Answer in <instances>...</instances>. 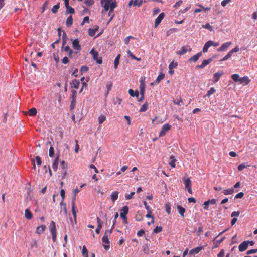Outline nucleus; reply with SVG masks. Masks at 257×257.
Masks as SVG:
<instances>
[{"label": "nucleus", "mask_w": 257, "mask_h": 257, "mask_svg": "<svg viewBox=\"0 0 257 257\" xmlns=\"http://www.w3.org/2000/svg\"><path fill=\"white\" fill-rule=\"evenodd\" d=\"M45 229L46 226L45 225H42L38 226L36 229V233L40 235L45 231Z\"/></svg>", "instance_id": "f3484780"}, {"label": "nucleus", "mask_w": 257, "mask_h": 257, "mask_svg": "<svg viewBox=\"0 0 257 257\" xmlns=\"http://www.w3.org/2000/svg\"><path fill=\"white\" fill-rule=\"evenodd\" d=\"M35 161H36L38 165L40 166L42 164L41 158L40 157L37 156L36 157Z\"/></svg>", "instance_id": "6e6d98bb"}, {"label": "nucleus", "mask_w": 257, "mask_h": 257, "mask_svg": "<svg viewBox=\"0 0 257 257\" xmlns=\"http://www.w3.org/2000/svg\"><path fill=\"white\" fill-rule=\"evenodd\" d=\"M223 74V73L221 72H217L215 73L213 76L214 82H217L219 80L220 76H221Z\"/></svg>", "instance_id": "aec40b11"}, {"label": "nucleus", "mask_w": 257, "mask_h": 257, "mask_svg": "<svg viewBox=\"0 0 257 257\" xmlns=\"http://www.w3.org/2000/svg\"><path fill=\"white\" fill-rule=\"evenodd\" d=\"M231 55H232L231 53L230 52H229L228 53V54L226 56H225L220 61H226L228 59H229L231 56Z\"/></svg>", "instance_id": "4d7b16f0"}, {"label": "nucleus", "mask_w": 257, "mask_h": 257, "mask_svg": "<svg viewBox=\"0 0 257 257\" xmlns=\"http://www.w3.org/2000/svg\"><path fill=\"white\" fill-rule=\"evenodd\" d=\"M106 120V117L104 115H100L98 118L99 124H102Z\"/></svg>", "instance_id": "09e8293b"}, {"label": "nucleus", "mask_w": 257, "mask_h": 257, "mask_svg": "<svg viewBox=\"0 0 257 257\" xmlns=\"http://www.w3.org/2000/svg\"><path fill=\"white\" fill-rule=\"evenodd\" d=\"M128 93H129V94L132 96V97H138L139 95V92L138 91V90H136L135 92H134L133 91V90L130 89H129L128 90Z\"/></svg>", "instance_id": "393cba45"}, {"label": "nucleus", "mask_w": 257, "mask_h": 257, "mask_svg": "<svg viewBox=\"0 0 257 257\" xmlns=\"http://www.w3.org/2000/svg\"><path fill=\"white\" fill-rule=\"evenodd\" d=\"M82 253V255L84 257H88V250L85 246H83Z\"/></svg>", "instance_id": "ea45409f"}, {"label": "nucleus", "mask_w": 257, "mask_h": 257, "mask_svg": "<svg viewBox=\"0 0 257 257\" xmlns=\"http://www.w3.org/2000/svg\"><path fill=\"white\" fill-rule=\"evenodd\" d=\"M108 16L110 17V19L108 22L109 23L113 18L114 16V14L113 11H111V10H109V13H108Z\"/></svg>", "instance_id": "bf43d9fd"}, {"label": "nucleus", "mask_w": 257, "mask_h": 257, "mask_svg": "<svg viewBox=\"0 0 257 257\" xmlns=\"http://www.w3.org/2000/svg\"><path fill=\"white\" fill-rule=\"evenodd\" d=\"M142 3H143L142 0H140V1L135 0L133 2V6L140 7L142 5Z\"/></svg>", "instance_id": "79ce46f5"}, {"label": "nucleus", "mask_w": 257, "mask_h": 257, "mask_svg": "<svg viewBox=\"0 0 257 257\" xmlns=\"http://www.w3.org/2000/svg\"><path fill=\"white\" fill-rule=\"evenodd\" d=\"M97 221L98 224L97 227L102 228V224H103V221H102L101 220L99 217H97Z\"/></svg>", "instance_id": "13d9d810"}, {"label": "nucleus", "mask_w": 257, "mask_h": 257, "mask_svg": "<svg viewBox=\"0 0 257 257\" xmlns=\"http://www.w3.org/2000/svg\"><path fill=\"white\" fill-rule=\"evenodd\" d=\"M110 0H107L106 1L104 5H102L103 6L105 11H107L110 9Z\"/></svg>", "instance_id": "7c9ffc66"}, {"label": "nucleus", "mask_w": 257, "mask_h": 257, "mask_svg": "<svg viewBox=\"0 0 257 257\" xmlns=\"http://www.w3.org/2000/svg\"><path fill=\"white\" fill-rule=\"evenodd\" d=\"M89 70L88 67L86 65H83L81 67L80 69V71L82 73H85L87 72Z\"/></svg>", "instance_id": "de8ad7c7"}, {"label": "nucleus", "mask_w": 257, "mask_h": 257, "mask_svg": "<svg viewBox=\"0 0 257 257\" xmlns=\"http://www.w3.org/2000/svg\"><path fill=\"white\" fill-rule=\"evenodd\" d=\"M59 156H57L55 158V160H54V162H53V163L52 164V168H53V170L54 171H56L57 168H58V164H59Z\"/></svg>", "instance_id": "5701e85b"}, {"label": "nucleus", "mask_w": 257, "mask_h": 257, "mask_svg": "<svg viewBox=\"0 0 257 257\" xmlns=\"http://www.w3.org/2000/svg\"><path fill=\"white\" fill-rule=\"evenodd\" d=\"M249 166V165H246L244 164H241L238 166L237 169L239 171H242L243 169L246 168L247 167Z\"/></svg>", "instance_id": "c03bdc74"}, {"label": "nucleus", "mask_w": 257, "mask_h": 257, "mask_svg": "<svg viewBox=\"0 0 257 257\" xmlns=\"http://www.w3.org/2000/svg\"><path fill=\"white\" fill-rule=\"evenodd\" d=\"M216 91L215 89L213 87H211L209 90L207 91L206 94V96L209 97L212 94H213Z\"/></svg>", "instance_id": "37998d69"}, {"label": "nucleus", "mask_w": 257, "mask_h": 257, "mask_svg": "<svg viewBox=\"0 0 257 257\" xmlns=\"http://www.w3.org/2000/svg\"><path fill=\"white\" fill-rule=\"evenodd\" d=\"M162 230V227L161 226H157L156 228L154 229L153 232L155 233H158L160 232H161Z\"/></svg>", "instance_id": "5fc2aeb1"}, {"label": "nucleus", "mask_w": 257, "mask_h": 257, "mask_svg": "<svg viewBox=\"0 0 257 257\" xmlns=\"http://www.w3.org/2000/svg\"><path fill=\"white\" fill-rule=\"evenodd\" d=\"M135 194L134 192H132L130 193V194H126L125 196V199L130 200L133 198L134 195Z\"/></svg>", "instance_id": "864d4df0"}, {"label": "nucleus", "mask_w": 257, "mask_h": 257, "mask_svg": "<svg viewBox=\"0 0 257 257\" xmlns=\"http://www.w3.org/2000/svg\"><path fill=\"white\" fill-rule=\"evenodd\" d=\"M232 43L231 42H227L224 44H223L220 47L217 49V51L219 52H222L224 51L226 49L228 48L231 45Z\"/></svg>", "instance_id": "f8f14e48"}, {"label": "nucleus", "mask_w": 257, "mask_h": 257, "mask_svg": "<svg viewBox=\"0 0 257 257\" xmlns=\"http://www.w3.org/2000/svg\"><path fill=\"white\" fill-rule=\"evenodd\" d=\"M72 85L75 88L78 89L80 85V82L79 80L74 79L72 81Z\"/></svg>", "instance_id": "72a5a7b5"}, {"label": "nucleus", "mask_w": 257, "mask_h": 257, "mask_svg": "<svg viewBox=\"0 0 257 257\" xmlns=\"http://www.w3.org/2000/svg\"><path fill=\"white\" fill-rule=\"evenodd\" d=\"M171 127V125L168 123L164 124L160 132L159 137L163 136L165 134L166 132L169 131Z\"/></svg>", "instance_id": "0eeeda50"}, {"label": "nucleus", "mask_w": 257, "mask_h": 257, "mask_svg": "<svg viewBox=\"0 0 257 257\" xmlns=\"http://www.w3.org/2000/svg\"><path fill=\"white\" fill-rule=\"evenodd\" d=\"M76 93L77 92L76 91H74L73 92V94H72V100H71V104L70 106V109L71 110L74 109V108H75V104H76V102L75 95H76Z\"/></svg>", "instance_id": "9b49d317"}, {"label": "nucleus", "mask_w": 257, "mask_h": 257, "mask_svg": "<svg viewBox=\"0 0 257 257\" xmlns=\"http://www.w3.org/2000/svg\"><path fill=\"white\" fill-rule=\"evenodd\" d=\"M99 27L97 25H95L93 28H89L88 29V33L90 36H93L95 35L96 31L98 30Z\"/></svg>", "instance_id": "4468645a"}, {"label": "nucleus", "mask_w": 257, "mask_h": 257, "mask_svg": "<svg viewBox=\"0 0 257 257\" xmlns=\"http://www.w3.org/2000/svg\"><path fill=\"white\" fill-rule=\"evenodd\" d=\"M25 216L28 220H30L31 219H32L33 215L29 209H26L25 210Z\"/></svg>", "instance_id": "4be33fe9"}, {"label": "nucleus", "mask_w": 257, "mask_h": 257, "mask_svg": "<svg viewBox=\"0 0 257 257\" xmlns=\"http://www.w3.org/2000/svg\"><path fill=\"white\" fill-rule=\"evenodd\" d=\"M250 80L248 79V77L247 76H244L240 78L239 82L243 85H247L249 83Z\"/></svg>", "instance_id": "a211bd4d"}, {"label": "nucleus", "mask_w": 257, "mask_h": 257, "mask_svg": "<svg viewBox=\"0 0 257 257\" xmlns=\"http://www.w3.org/2000/svg\"><path fill=\"white\" fill-rule=\"evenodd\" d=\"M120 58V54H118L114 60V68L116 69L117 68L119 63V60Z\"/></svg>", "instance_id": "c85d7f7f"}, {"label": "nucleus", "mask_w": 257, "mask_h": 257, "mask_svg": "<svg viewBox=\"0 0 257 257\" xmlns=\"http://www.w3.org/2000/svg\"><path fill=\"white\" fill-rule=\"evenodd\" d=\"M248 247L247 241H244L242 242L238 246L239 251L243 252L245 251Z\"/></svg>", "instance_id": "ddd939ff"}, {"label": "nucleus", "mask_w": 257, "mask_h": 257, "mask_svg": "<svg viewBox=\"0 0 257 257\" xmlns=\"http://www.w3.org/2000/svg\"><path fill=\"white\" fill-rule=\"evenodd\" d=\"M185 188H190L191 187V182L189 179H187L184 181Z\"/></svg>", "instance_id": "4c0bfd02"}, {"label": "nucleus", "mask_w": 257, "mask_h": 257, "mask_svg": "<svg viewBox=\"0 0 257 257\" xmlns=\"http://www.w3.org/2000/svg\"><path fill=\"white\" fill-rule=\"evenodd\" d=\"M213 59V58H210L207 60H204L201 65L196 66V68H199L200 69L204 68L206 65L212 62Z\"/></svg>", "instance_id": "1a4fd4ad"}, {"label": "nucleus", "mask_w": 257, "mask_h": 257, "mask_svg": "<svg viewBox=\"0 0 257 257\" xmlns=\"http://www.w3.org/2000/svg\"><path fill=\"white\" fill-rule=\"evenodd\" d=\"M256 252H257V249H250V250H248L246 252V254L249 255L251 254L255 253Z\"/></svg>", "instance_id": "338daca9"}, {"label": "nucleus", "mask_w": 257, "mask_h": 257, "mask_svg": "<svg viewBox=\"0 0 257 257\" xmlns=\"http://www.w3.org/2000/svg\"><path fill=\"white\" fill-rule=\"evenodd\" d=\"M202 55V52H198L197 54L194 55L193 56L191 57L189 59V61H193V62H196L197 61L199 58H200V57H201V56Z\"/></svg>", "instance_id": "dca6fc26"}, {"label": "nucleus", "mask_w": 257, "mask_h": 257, "mask_svg": "<svg viewBox=\"0 0 257 257\" xmlns=\"http://www.w3.org/2000/svg\"><path fill=\"white\" fill-rule=\"evenodd\" d=\"M210 47V44H209V43L208 41L204 45V47L202 49V51L204 53H206L207 52L208 48Z\"/></svg>", "instance_id": "e433bc0d"}, {"label": "nucleus", "mask_w": 257, "mask_h": 257, "mask_svg": "<svg viewBox=\"0 0 257 257\" xmlns=\"http://www.w3.org/2000/svg\"><path fill=\"white\" fill-rule=\"evenodd\" d=\"M216 203V200L215 199H212L211 200H208L206 201H205L204 203V209L205 210H208V205L209 204H215Z\"/></svg>", "instance_id": "9d476101"}, {"label": "nucleus", "mask_w": 257, "mask_h": 257, "mask_svg": "<svg viewBox=\"0 0 257 257\" xmlns=\"http://www.w3.org/2000/svg\"><path fill=\"white\" fill-rule=\"evenodd\" d=\"M202 27L206 28V29L210 30V31H212V28L211 26L209 23L206 24L205 25H203Z\"/></svg>", "instance_id": "0e129e2a"}, {"label": "nucleus", "mask_w": 257, "mask_h": 257, "mask_svg": "<svg viewBox=\"0 0 257 257\" xmlns=\"http://www.w3.org/2000/svg\"><path fill=\"white\" fill-rule=\"evenodd\" d=\"M148 109V103L146 102L143 105L142 107L141 108L140 111V112H145Z\"/></svg>", "instance_id": "49530a36"}, {"label": "nucleus", "mask_w": 257, "mask_h": 257, "mask_svg": "<svg viewBox=\"0 0 257 257\" xmlns=\"http://www.w3.org/2000/svg\"><path fill=\"white\" fill-rule=\"evenodd\" d=\"M73 23V18L72 16H69L66 20V24L68 26H71Z\"/></svg>", "instance_id": "c9c22d12"}, {"label": "nucleus", "mask_w": 257, "mask_h": 257, "mask_svg": "<svg viewBox=\"0 0 257 257\" xmlns=\"http://www.w3.org/2000/svg\"><path fill=\"white\" fill-rule=\"evenodd\" d=\"M177 209L180 215L182 217L184 216V213L185 212V209L180 205L177 206Z\"/></svg>", "instance_id": "b1692460"}, {"label": "nucleus", "mask_w": 257, "mask_h": 257, "mask_svg": "<svg viewBox=\"0 0 257 257\" xmlns=\"http://www.w3.org/2000/svg\"><path fill=\"white\" fill-rule=\"evenodd\" d=\"M80 191V190H79V189L78 188H76L75 190H74V194H75V195H74V197L73 198V202H72V214H73V217H74V220L75 221H76V207H75V200L76 199L75 197H76V194H77Z\"/></svg>", "instance_id": "7ed1b4c3"}, {"label": "nucleus", "mask_w": 257, "mask_h": 257, "mask_svg": "<svg viewBox=\"0 0 257 257\" xmlns=\"http://www.w3.org/2000/svg\"><path fill=\"white\" fill-rule=\"evenodd\" d=\"M122 212L120 213V216L123 220L124 223H127V214L128 213V207L127 206H124L122 209Z\"/></svg>", "instance_id": "f03ea898"}, {"label": "nucleus", "mask_w": 257, "mask_h": 257, "mask_svg": "<svg viewBox=\"0 0 257 257\" xmlns=\"http://www.w3.org/2000/svg\"><path fill=\"white\" fill-rule=\"evenodd\" d=\"M49 228L52 234V239L55 241L56 238V229L55 222L53 221L51 222Z\"/></svg>", "instance_id": "20e7f679"}, {"label": "nucleus", "mask_w": 257, "mask_h": 257, "mask_svg": "<svg viewBox=\"0 0 257 257\" xmlns=\"http://www.w3.org/2000/svg\"><path fill=\"white\" fill-rule=\"evenodd\" d=\"M72 45L74 49L78 51L81 50V46L79 44V42L77 39L74 40L72 42Z\"/></svg>", "instance_id": "2eb2a0df"}, {"label": "nucleus", "mask_w": 257, "mask_h": 257, "mask_svg": "<svg viewBox=\"0 0 257 257\" xmlns=\"http://www.w3.org/2000/svg\"><path fill=\"white\" fill-rule=\"evenodd\" d=\"M111 231L112 229L111 230H106L102 238V242L104 244L103 246L106 250H108L109 248V244L110 242L109 241L108 236L111 233Z\"/></svg>", "instance_id": "f257e3e1"}, {"label": "nucleus", "mask_w": 257, "mask_h": 257, "mask_svg": "<svg viewBox=\"0 0 257 257\" xmlns=\"http://www.w3.org/2000/svg\"><path fill=\"white\" fill-rule=\"evenodd\" d=\"M84 3L87 6H91L94 4V2L93 0H85Z\"/></svg>", "instance_id": "e2e57ef3"}, {"label": "nucleus", "mask_w": 257, "mask_h": 257, "mask_svg": "<svg viewBox=\"0 0 257 257\" xmlns=\"http://www.w3.org/2000/svg\"><path fill=\"white\" fill-rule=\"evenodd\" d=\"M165 14L164 13H161L159 14L158 17L155 19L154 27L157 28L159 24L161 23L163 19L164 18Z\"/></svg>", "instance_id": "6e6552de"}, {"label": "nucleus", "mask_w": 257, "mask_h": 257, "mask_svg": "<svg viewBox=\"0 0 257 257\" xmlns=\"http://www.w3.org/2000/svg\"><path fill=\"white\" fill-rule=\"evenodd\" d=\"M57 198V200L58 201V198H59V192H55V193L54 194V195H53V201L54 202H56V198Z\"/></svg>", "instance_id": "052dcab7"}, {"label": "nucleus", "mask_w": 257, "mask_h": 257, "mask_svg": "<svg viewBox=\"0 0 257 257\" xmlns=\"http://www.w3.org/2000/svg\"><path fill=\"white\" fill-rule=\"evenodd\" d=\"M90 53L92 55L93 59L95 60L98 64H101L102 63V58H98V53L95 51L94 49H92Z\"/></svg>", "instance_id": "39448f33"}, {"label": "nucleus", "mask_w": 257, "mask_h": 257, "mask_svg": "<svg viewBox=\"0 0 257 257\" xmlns=\"http://www.w3.org/2000/svg\"><path fill=\"white\" fill-rule=\"evenodd\" d=\"M118 192L117 191H114L112 192L111 195V199L112 201L114 202L118 199Z\"/></svg>", "instance_id": "cd10ccee"}, {"label": "nucleus", "mask_w": 257, "mask_h": 257, "mask_svg": "<svg viewBox=\"0 0 257 257\" xmlns=\"http://www.w3.org/2000/svg\"><path fill=\"white\" fill-rule=\"evenodd\" d=\"M143 251L147 254L150 253V249L148 244H146L143 246Z\"/></svg>", "instance_id": "a18cd8bd"}, {"label": "nucleus", "mask_w": 257, "mask_h": 257, "mask_svg": "<svg viewBox=\"0 0 257 257\" xmlns=\"http://www.w3.org/2000/svg\"><path fill=\"white\" fill-rule=\"evenodd\" d=\"M177 66V64L176 63H174V62H172L169 65V69H172L173 68H176Z\"/></svg>", "instance_id": "680f3d73"}, {"label": "nucleus", "mask_w": 257, "mask_h": 257, "mask_svg": "<svg viewBox=\"0 0 257 257\" xmlns=\"http://www.w3.org/2000/svg\"><path fill=\"white\" fill-rule=\"evenodd\" d=\"M232 79L235 81V82H239L240 80V77L238 74H235L231 76Z\"/></svg>", "instance_id": "58836bf2"}, {"label": "nucleus", "mask_w": 257, "mask_h": 257, "mask_svg": "<svg viewBox=\"0 0 257 257\" xmlns=\"http://www.w3.org/2000/svg\"><path fill=\"white\" fill-rule=\"evenodd\" d=\"M223 193L225 195H227L228 194H232L234 193V188L224 190L223 191Z\"/></svg>", "instance_id": "f704fd0d"}, {"label": "nucleus", "mask_w": 257, "mask_h": 257, "mask_svg": "<svg viewBox=\"0 0 257 257\" xmlns=\"http://www.w3.org/2000/svg\"><path fill=\"white\" fill-rule=\"evenodd\" d=\"M191 51V48L190 46H187L185 47H182L181 49V50L177 51L176 53L178 55H182L185 54L187 52H190Z\"/></svg>", "instance_id": "423d86ee"}, {"label": "nucleus", "mask_w": 257, "mask_h": 257, "mask_svg": "<svg viewBox=\"0 0 257 257\" xmlns=\"http://www.w3.org/2000/svg\"><path fill=\"white\" fill-rule=\"evenodd\" d=\"M29 115L31 116H35L37 113V109L34 108V107H33V108H31L29 110Z\"/></svg>", "instance_id": "bb28decb"}, {"label": "nucleus", "mask_w": 257, "mask_h": 257, "mask_svg": "<svg viewBox=\"0 0 257 257\" xmlns=\"http://www.w3.org/2000/svg\"><path fill=\"white\" fill-rule=\"evenodd\" d=\"M61 29H62V28L61 27H59V28H58L57 30H58V36H59V39L58 40H56L52 44V47L53 48H55V45L56 44H58L59 42V41L60 39V36L61 34Z\"/></svg>", "instance_id": "6ab92c4d"}, {"label": "nucleus", "mask_w": 257, "mask_h": 257, "mask_svg": "<svg viewBox=\"0 0 257 257\" xmlns=\"http://www.w3.org/2000/svg\"><path fill=\"white\" fill-rule=\"evenodd\" d=\"M59 4L54 5L51 10L52 12L53 13H56L58 11V9L59 8Z\"/></svg>", "instance_id": "8fccbe9b"}, {"label": "nucleus", "mask_w": 257, "mask_h": 257, "mask_svg": "<svg viewBox=\"0 0 257 257\" xmlns=\"http://www.w3.org/2000/svg\"><path fill=\"white\" fill-rule=\"evenodd\" d=\"M127 53L128 56L132 59L136 60H137L138 61H140L141 60V58H138V57H136L130 50H128L127 51Z\"/></svg>", "instance_id": "a878e982"}, {"label": "nucleus", "mask_w": 257, "mask_h": 257, "mask_svg": "<svg viewBox=\"0 0 257 257\" xmlns=\"http://www.w3.org/2000/svg\"><path fill=\"white\" fill-rule=\"evenodd\" d=\"M60 195H61L62 200L60 202V205L62 207L63 205V200L64 199V189H61V190L60 191Z\"/></svg>", "instance_id": "a19ab883"}, {"label": "nucleus", "mask_w": 257, "mask_h": 257, "mask_svg": "<svg viewBox=\"0 0 257 257\" xmlns=\"http://www.w3.org/2000/svg\"><path fill=\"white\" fill-rule=\"evenodd\" d=\"M55 100L58 101V104L59 106L62 105V97L61 94H58L55 96Z\"/></svg>", "instance_id": "c756f323"}, {"label": "nucleus", "mask_w": 257, "mask_h": 257, "mask_svg": "<svg viewBox=\"0 0 257 257\" xmlns=\"http://www.w3.org/2000/svg\"><path fill=\"white\" fill-rule=\"evenodd\" d=\"M171 159H172L173 160L169 163V165L173 168L175 167V159L174 158V157L171 156L170 157Z\"/></svg>", "instance_id": "69168bd1"}, {"label": "nucleus", "mask_w": 257, "mask_h": 257, "mask_svg": "<svg viewBox=\"0 0 257 257\" xmlns=\"http://www.w3.org/2000/svg\"><path fill=\"white\" fill-rule=\"evenodd\" d=\"M165 75L164 74L161 73L157 78L155 80V83H159L164 78Z\"/></svg>", "instance_id": "473e14b6"}, {"label": "nucleus", "mask_w": 257, "mask_h": 257, "mask_svg": "<svg viewBox=\"0 0 257 257\" xmlns=\"http://www.w3.org/2000/svg\"><path fill=\"white\" fill-rule=\"evenodd\" d=\"M203 249V247L202 246L197 247H196L195 248L191 249L189 253L190 254H193L194 253L197 254V253H199Z\"/></svg>", "instance_id": "412c9836"}, {"label": "nucleus", "mask_w": 257, "mask_h": 257, "mask_svg": "<svg viewBox=\"0 0 257 257\" xmlns=\"http://www.w3.org/2000/svg\"><path fill=\"white\" fill-rule=\"evenodd\" d=\"M116 7V4L115 2H112L110 0V10L111 11H113L114 9Z\"/></svg>", "instance_id": "3c124183"}, {"label": "nucleus", "mask_w": 257, "mask_h": 257, "mask_svg": "<svg viewBox=\"0 0 257 257\" xmlns=\"http://www.w3.org/2000/svg\"><path fill=\"white\" fill-rule=\"evenodd\" d=\"M54 154V149L52 146H51L49 149V155L50 157H53Z\"/></svg>", "instance_id": "603ef678"}, {"label": "nucleus", "mask_w": 257, "mask_h": 257, "mask_svg": "<svg viewBox=\"0 0 257 257\" xmlns=\"http://www.w3.org/2000/svg\"><path fill=\"white\" fill-rule=\"evenodd\" d=\"M66 9L67 11L70 14L75 13V10L71 7H69L68 8H66Z\"/></svg>", "instance_id": "774afa93"}, {"label": "nucleus", "mask_w": 257, "mask_h": 257, "mask_svg": "<svg viewBox=\"0 0 257 257\" xmlns=\"http://www.w3.org/2000/svg\"><path fill=\"white\" fill-rule=\"evenodd\" d=\"M53 57L56 61V66L58 67V62H59V54L58 52L53 53Z\"/></svg>", "instance_id": "2f4dec72"}]
</instances>
